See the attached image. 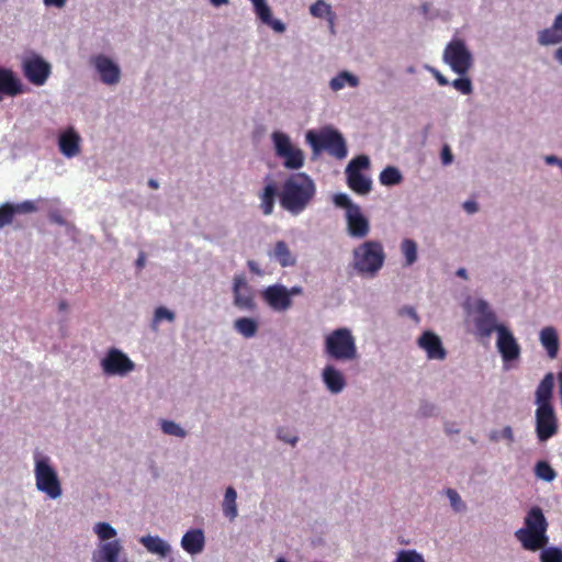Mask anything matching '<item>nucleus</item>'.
Returning <instances> with one entry per match:
<instances>
[{"label":"nucleus","mask_w":562,"mask_h":562,"mask_svg":"<svg viewBox=\"0 0 562 562\" xmlns=\"http://www.w3.org/2000/svg\"><path fill=\"white\" fill-rule=\"evenodd\" d=\"M548 521L540 507H531L525 517V527L515 532V537L522 548L536 552L542 550L541 562H562V550L555 547L544 549L549 543L547 536Z\"/></svg>","instance_id":"f257e3e1"},{"label":"nucleus","mask_w":562,"mask_h":562,"mask_svg":"<svg viewBox=\"0 0 562 562\" xmlns=\"http://www.w3.org/2000/svg\"><path fill=\"white\" fill-rule=\"evenodd\" d=\"M316 193L314 181L304 172L291 175L282 184L279 194L281 206L291 214L303 212Z\"/></svg>","instance_id":"f03ea898"},{"label":"nucleus","mask_w":562,"mask_h":562,"mask_svg":"<svg viewBox=\"0 0 562 562\" xmlns=\"http://www.w3.org/2000/svg\"><path fill=\"white\" fill-rule=\"evenodd\" d=\"M306 142L311 145L314 154L326 150L330 156L344 159L348 153L342 135L333 128H323L318 133L308 131Z\"/></svg>","instance_id":"7ed1b4c3"},{"label":"nucleus","mask_w":562,"mask_h":562,"mask_svg":"<svg viewBox=\"0 0 562 562\" xmlns=\"http://www.w3.org/2000/svg\"><path fill=\"white\" fill-rule=\"evenodd\" d=\"M325 353L338 361L355 359L357 357V347L351 331L342 327L327 335L325 338Z\"/></svg>","instance_id":"20e7f679"},{"label":"nucleus","mask_w":562,"mask_h":562,"mask_svg":"<svg viewBox=\"0 0 562 562\" xmlns=\"http://www.w3.org/2000/svg\"><path fill=\"white\" fill-rule=\"evenodd\" d=\"M355 268L361 273L375 274L383 266L385 254L380 241L368 240L353 252Z\"/></svg>","instance_id":"39448f33"},{"label":"nucleus","mask_w":562,"mask_h":562,"mask_svg":"<svg viewBox=\"0 0 562 562\" xmlns=\"http://www.w3.org/2000/svg\"><path fill=\"white\" fill-rule=\"evenodd\" d=\"M35 484L40 492L45 493L49 498L56 499L61 493V484L57 472L49 464L48 458H36L35 460Z\"/></svg>","instance_id":"423d86ee"},{"label":"nucleus","mask_w":562,"mask_h":562,"mask_svg":"<svg viewBox=\"0 0 562 562\" xmlns=\"http://www.w3.org/2000/svg\"><path fill=\"white\" fill-rule=\"evenodd\" d=\"M443 60L458 75L464 76L473 65V58L462 40L454 38L443 52Z\"/></svg>","instance_id":"0eeeda50"},{"label":"nucleus","mask_w":562,"mask_h":562,"mask_svg":"<svg viewBox=\"0 0 562 562\" xmlns=\"http://www.w3.org/2000/svg\"><path fill=\"white\" fill-rule=\"evenodd\" d=\"M369 166V158L361 155L353 158L346 168L348 187L357 194L364 195L371 191L372 181L361 173V169H367Z\"/></svg>","instance_id":"6e6552de"},{"label":"nucleus","mask_w":562,"mask_h":562,"mask_svg":"<svg viewBox=\"0 0 562 562\" xmlns=\"http://www.w3.org/2000/svg\"><path fill=\"white\" fill-rule=\"evenodd\" d=\"M21 66L27 81L37 87L45 85L52 74L50 64L35 53L24 56Z\"/></svg>","instance_id":"1a4fd4ad"},{"label":"nucleus","mask_w":562,"mask_h":562,"mask_svg":"<svg viewBox=\"0 0 562 562\" xmlns=\"http://www.w3.org/2000/svg\"><path fill=\"white\" fill-rule=\"evenodd\" d=\"M272 140L276 148L277 156L284 159V167L286 169H300L304 165L303 151L294 147L290 140V137L281 132H274L272 134Z\"/></svg>","instance_id":"9d476101"},{"label":"nucleus","mask_w":562,"mask_h":562,"mask_svg":"<svg viewBox=\"0 0 562 562\" xmlns=\"http://www.w3.org/2000/svg\"><path fill=\"white\" fill-rule=\"evenodd\" d=\"M100 366L106 375L124 376L135 369V363L117 348H110L101 359Z\"/></svg>","instance_id":"9b49d317"},{"label":"nucleus","mask_w":562,"mask_h":562,"mask_svg":"<svg viewBox=\"0 0 562 562\" xmlns=\"http://www.w3.org/2000/svg\"><path fill=\"white\" fill-rule=\"evenodd\" d=\"M475 312L474 325L476 334L481 338H488L494 331L498 334L501 325L497 324V316L486 301L479 300L475 304Z\"/></svg>","instance_id":"f8f14e48"},{"label":"nucleus","mask_w":562,"mask_h":562,"mask_svg":"<svg viewBox=\"0 0 562 562\" xmlns=\"http://www.w3.org/2000/svg\"><path fill=\"white\" fill-rule=\"evenodd\" d=\"M559 429L558 418L553 406L537 407L536 409V432L540 441L553 437Z\"/></svg>","instance_id":"ddd939ff"},{"label":"nucleus","mask_w":562,"mask_h":562,"mask_svg":"<svg viewBox=\"0 0 562 562\" xmlns=\"http://www.w3.org/2000/svg\"><path fill=\"white\" fill-rule=\"evenodd\" d=\"M496 347L505 362L516 360L520 356L519 344L513 333L504 325L498 328Z\"/></svg>","instance_id":"4468645a"},{"label":"nucleus","mask_w":562,"mask_h":562,"mask_svg":"<svg viewBox=\"0 0 562 562\" xmlns=\"http://www.w3.org/2000/svg\"><path fill=\"white\" fill-rule=\"evenodd\" d=\"M261 296L263 301L274 311H286L292 306V299L289 297L288 289L282 284L267 286Z\"/></svg>","instance_id":"2eb2a0df"},{"label":"nucleus","mask_w":562,"mask_h":562,"mask_svg":"<svg viewBox=\"0 0 562 562\" xmlns=\"http://www.w3.org/2000/svg\"><path fill=\"white\" fill-rule=\"evenodd\" d=\"M234 304L240 310L255 308L254 295L244 276H235L233 284Z\"/></svg>","instance_id":"dca6fc26"},{"label":"nucleus","mask_w":562,"mask_h":562,"mask_svg":"<svg viewBox=\"0 0 562 562\" xmlns=\"http://www.w3.org/2000/svg\"><path fill=\"white\" fill-rule=\"evenodd\" d=\"M417 344L426 351L429 359L443 360L447 357L441 339L430 330L424 331L418 338Z\"/></svg>","instance_id":"f3484780"},{"label":"nucleus","mask_w":562,"mask_h":562,"mask_svg":"<svg viewBox=\"0 0 562 562\" xmlns=\"http://www.w3.org/2000/svg\"><path fill=\"white\" fill-rule=\"evenodd\" d=\"M92 64L100 74L102 82L115 85L120 81V68L109 57L97 55L92 58Z\"/></svg>","instance_id":"a211bd4d"},{"label":"nucleus","mask_w":562,"mask_h":562,"mask_svg":"<svg viewBox=\"0 0 562 562\" xmlns=\"http://www.w3.org/2000/svg\"><path fill=\"white\" fill-rule=\"evenodd\" d=\"M348 233L352 237L363 238L368 235L370 226L368 220L362 215L359 206L346 212Z\"/></svg>","instance_id":"6ab92c4d"},{"label":"nucleus","mask_w":562,"mask_h":562,"mask_svg":"<svg viewBox=\"0 0 562 562\" xmlns=\"http://www.w3.org/2000/svg\"><path fill=\"white\" fill-rule=\"evenodd\" d=\"M23 93L21 80L14 72L5 67H0V101L7 97H15Z\"/></svg>","instance_id":"aec40b11"},{"label":"nucleus","mask_w":562,"mask_h":562,"mask_svg":"<svg viewBox=\"0 0 562 562\" xmlns=\"http://www.w3.org/2000/svg\"><path fill=\"white\" fill-rule=\"evenodd\" d=\"M123 547L120 540L101 542L92 552V562H119Z\"/></svg>","instance_id":"412c9836"},{"label":"nucleus","mask_w":562,"mask_h":562,"mask_svg":"<svg viewBox=\"0 0 562 562\" xmlns=\"http://www.w3.org/2000/svg\"><path fill=\"white\" fill-rule=\"evenodd\" d=\"M205 546V537L202 529H190L181 539L182 549L191 555L201 553Z\"/></svg>","instance_id":"4be33fe9"},{"label":"nucleus","mask_w":562,"mask_h":562,"mask_svg":"<svg viewBox=\"0 0 562 562\" xmlns=\"http://www.w3.org/2000/svg\"><path fill=\"white\" fill-rule=\"evenodd\" d=\"M59 150L68 158L75 157L80 151V136L74 128L61 133L58 139Z\"/></svg>","instance_id":"5701e85b"},{"label":"nucleus","mask_w":562,"mask_h":562,"mask_svg":"<svg viewBox=\"0 0 562 562\" xmlns=\"http://www.w3.org/2000/svg\"><path fill=\"white\" fill-rule=\"evenodd\" d=\"M538 42L543 46L554 45L562 42V13L555 16L551 27L539 32Z\"/></svg>","instance_id":"b1692460"},{"label":"nucleus","mask_w":562,"mask_h":562,"mask_svg":"<svg viewBox=\"0 0 562 562\" xmlns=\"http://www.w3.org/2000/svg\"><path fill=\"white\" fill-rule=\"evenodd\" d=\"M554 387V378L551 372L547 373L536 390V404L537 407L552 406V392Z\"/></svg>","instance_id":"393cba45"},{"label":"nucleus","mask_w":562,"mask_h":562,"mask_svg":"<svg viewBox=\"0 0 562 562\" xmlns=\"http://www.w3.org/2000/svg\"><path fill=\"white\" fill-rule=\"evenodd\" d=\"M542 347L546 349L550 359H555L559 352V335L554 327H543L539 336Z\"/></svg>","instance_id":"a878e982"},{"label":"nucleus","mask_w":562,"mask_h":562,"mask_svg":"<svg viewBox=\"0 0 562 562\" xmlns=\"http://www.w3.org/2000/svg\"><path fill=\"white\" fill-rule=\"evenodd\" d=\"M322 375L326 387L331 393L337 394L344 390L346 385L345 378L334 366H326Z\"/></svg>","instance_id":"bb28decb"},{"label":"nucleus","mask_w":562,"mask_h":562,"mask_svg":"<svg viewBox=\"0 0 562 562\" xmlns=\"http://www.w3.org/2000/svg\"><path fill=\"white\" fill-rule=\"evenodd\" d=\"M139 542L148 552L158 554L161 558L167 557L171 550L170 546L158 536H144L139 539Z\"/></svg>","instance_id":"cd10ccee"},{"label":"nucleus","mask_w":562,"mask_h":562,"mask_svg":"<svg viewBox=\"0 0 562 562\" xmlns=\"http://www.w3.org/2000/svg\"><path fill=\"white\" fill-rule=\"evenodd\" d=\"M277 195V187L274 183L267 184L259 194L260 209L265 215H270L274 209V199Z\"/></svg>","instance_id":"c85d7f7f"},{"label":"nucleus","mask_w":562,"mask_h":562,"mask_svg":"<svg viewBox=\"0 0 562 562\" xmlns=\"http://www.w3.org/2000/svg\"><path fill=\"white\" fill-rule=\"evenodd\" d=\"M273 257L278 260V262L282 267H291L294 266L296 260L289 249L288 245L283 240H279L274 245Z\"/></svg>","instance_id":"c756f323"},{"label":"nucleus","mask_w":562,"mask_h":562,"mask_svg":"<svg viewBox=\"0 0 562 562\" xmlns=\"http://www.w3.org/2000/svg\"><path fill=\"white\" fill-rule=\"evenodd\" d=\"M236 498L237 493L235 488L232 486L227 487L223 502V513L229 520H234L237 517Z\"/></svg>","instance_id":"7c9ffc66"},{"label":"nucleus","mask_w":562,"mask_h":562,"mask_svg":"<svg viewBox=\"0 0 562 562\" xmlns=\"http://www.w3.org/2000/svg\"><path fill=\"white\" fill-rule=\"evenodd\" d=\"M346 85L350 87H357L359 85L358 77L348 71H341L329 82V87L333 91L341 90Z\"/></svg>","instance_id":"2f4dec72"},{"label":"nucleus","mask_w":562,"mask_h":562,"mask_svg":"<svg viewBox=\"0 0 562 562\" xmlns=\"http://www.w3.org/2000/svg\"><path fill=\"white\" fill-rule=\"evenodd\" d=\"M235 329L246 338H251L258 330V323L254 318L240 317L234 323Z\"/></svg>","instance_id":"473e14b6"},{"label":"nucleus","mask_w":562,"mask_h":562,"mask_svg":"<svg viewBox=\"0 0 562 562\" xmlns=\"http://www.w3.org/2000/svg\"><path fill=\"white\" fill-rule=\"evenodd\" d=\"M401 252L405 258L404 267H409L417 261V244L411 238H405L401 243Z\"/></svg>","instance_id":"72a5a7b5"},{"label":"nucleus","mask_w":562,"mask_h":562,"mask_svg":"<svg viewBox=\"0 0 562 562\" xmlns=\"http://www.w3.org/2000/svg\"><path fill=\"white\" fill-rule=\"evenodd\" d=\"M402 181V175L395 167H386L380 173V182L384 186H394Z\"/></svg>","instance_id":"f704fd0d"},{"label":"nucleus","mask_w":562,"mask_h":562,"mask_svg":"<svg viewBox=\"0 0 562 562\" xmlns=\"http://www.w3.org/2000/svg\"><path fill=\"white\" fill-rule=\"evenodd\" d=\"M535 474L537 477L551 482L555 479L557 473L547 461H539L535 467Z\"/></svg>","instance_id":"c9c22d12"},{"label":"nucleus","mask_w":562,"mask_h":562,"mask_svg":"<svg viewBox=\"0 0 562 562\" xmlns=\"http://www.w3.org/2000/svg\"><path fill=\"white\" fill-rule=\"evenodd\" d=\"M93 529L102 542L114 540L116 536V530L108 522H98Z\"/></svg>","instance_id":"e433bc0d"},{"label":"nucleus","mask_w":562,"mask_h":562,"mask_svg":"<svg viewBox=\"0 0 562 562\" xmlns=\"http://www.w3.org/2000/svg\"><path fill=\"white\" fill-rule=\"evenodd\" d=\"M161 430L169 436H175L179 438H184L187 432L186 430L178 424L172 420H161Z\"/></svg>","instance_id":"4c0bfd02"},{"label":"nucleus","mask_w":562,"mask_h":562,"mask_svg":"<svg viewBox=\"0 0 562 562\" xmlns=\"http://www.w3.org/2000/svg\"><path fill=\"white\" fill-rule=\"evenodd\" d=\"M393 562H426L416 550H401Z\"/></svg>","instance_id":"58836bf2"},{"label":"nucleus","mask_w":562,"mask_h":562,"mask_svg":"<svg viewBox=\"0 0 562 562\" xmlns=\"http://www.w3.org/2000/svg\"><path fill=\"white\" fill-rule=\"evenodd\" d=\"M255 11L257 16L263 22V23H270L271 22V10L269 5L267 4L266 0H257L254 2Z\"/></svg>","instance_id":"ea45409f"},{"label":"nucleus","mask_w":562,"mask_h":562,"mask_svg":"<svg viewBox=\"0 0 562 562\" xmlns=\"http://www.w3.org/2000/svg\"><path fill=\"white\" fill-rule=\"evenodd\" d=\"M14 215L13 204L4 203L0 205V228L10 225L13 222Z\"/></svg>","instance_id":"a19ab883"},{"label":"nucleus","mask_w":562,"mask_h":562,"mask_svg":"<svg viewBox=\"0 0 562 562\" xmlns=\"http://www.w3.org/2000/svg\"><path fill=\"white\" fill-rule=\"evenodd\" d=\"M454 89L460 91L462 94H471L473 91L472 82L467 77H460L452 81L451 83Z\"/></svg>","instance_id":"79ce46f5"},{"label":"nucleus","mask_w":562,"mask_h":562,"mask_svg":"<svg viewBox=\"0 0 562 562\" xmlns=\"http://www.w3.org/2000/svg\"><path fill=\"white\" fill-rule=\"evenodd\" d=\"M330 5L325 3L323 0H318L317 2L311 5V13L314 16L323 18L327 14H330Z\"/></svg>","instance_id":"37998d69"},{"label":"nucleus","mask_w":562,"mask_h":562,"mask_svg":"<svg viewBox=\"0 0 562 562\" xmlns=\"http://www.w3.org/2000/svg\"><path fill=\"white\" fill-rule=\"evenodd\" d=\"M162 319H167L168 322H173L175 321V314L167 310L166 307L164 306H159L155 310V315H154V325L160 323Z\"/></svg>","instance_id":"c03bdc74"},{"label":"nucleus","mask_w":562,"mask_h":562,"mask_svg":"<svg viewBox=\"0 0 562 562\" xmlns=\"http://www.w3.org/2000/svg\"><path fill=\"white\" fill-rule=\"evenodd\" d=\"M334 203L336 204V206L346 209L347 211H350L352 207L358 206L357 204H353L349 196L345 193L335 194Z\"/></svg>","instance_id":"a18cd8bd"},{"label":"nucleus","mask_w":562,"mask_h":562,"mask_svg":"<svg viewBox=\"0 0 562 562\" xmlns=\"http://www.w3.org/2000/svg\"><path fill=\"white\" fill-rule=\"evenodd\" d=\"M13 209L15 214H26V213H33L36 211V205L33 201H23L18 204H13Z\"/></svg>","instance_id":"49530a36"},{"label":"nucleus","mask_w":562,"mask_h":562,"mask_svg":"<svg viewBox=\"0 0 562 562\" xmlns=\"http://www.w3.org/2000/svg\"><path fill=\"white\" fill-rule=\"evenodd\" d=\"M447 496L449 497L451 506L453 507V509L456 512H460V510L464 509L465 506H464L463 502L461 501L459 494L454 490L448 488Z\"/></svg>","instance_id":"de8ad7c7"},{"label":"nucleus","mask_w":562,"mask_h":562,"mask_svg":"<svg viewBox=\"0 0 562 562\" xmlns=\"http://www.w3.org/2000/svg\"><path fill=\"white\" fill-rule=\"evenodd\" d=\"M453 156L448 145H445L441 150V161L443 165L452 162Z\"/></svg>","instance_id":"09e8293b"},{"label":"nucleus","mask_w":562,"mask_h":562,"mask_svg":"<svg viewBox=\"0 0 562 562\" xmlns=\"http://www.w3.org/2000/svg\"><path fill=\"white\" fill-rule=\"evenodd\" d=\"M430 72L440 86H448L449 80L437 69L430 68Z\"/></svg>","instance_id":"8fccbe9b"},{"label":"nucleus","mask_w":562,"mask_h":562,"mask_svg":"<svg viewBox=\"0 0 562 562\" xmlns=\"http://www.w3.org/2000/svg\"><path fill=\"white\" fill-rule=\"evenodd\" d=\"M401 315H407L409 316L411 318H413L416 323L419 322V317L415 311L414 307L412 306H404L401 311H400Z\"/></svg>","instance_id":"3c124183"},{"label":"nucleus","mask_w":562,"mask_h":562,"mask_svg":"<svg viewBox=\"0 0 562 562\" xmlns=\"http://www.w3.org/2000/svg\"><path fill=\"white\" fill-rule=\"evenodd\" d=\"M463 209L469 213V214H473L477 211V203L475 201H465L463 203Z\"/></svg>","instance_id":"603ef678"},{"label":"nucleus","mask_w":562,"mask_h":562,"mask_svg":"<svg viewBox=\"0 0 562 562\" xmlns=\"http://www.w3.org/2000/svg\"><path fill=\"white\" fill-rule=\"evenodd\" d=\"M46 7L64 8L67 0H43Z\"/></svg>","instance_id":"864d4df0"},{"label":"nucleus","mask_w":562,"mask_h":562,"mask_svg":"<svg viewBox=\"0 0 562 562\" xmlns=\"http://www.w3.org/2000/svg\"><path fill=\"white\" fill-rule=\"evenodd\" d=\"M502 436H503V438H505L509 442L514 441V432H513V429H512L510 426H506V427L503 428Z\"/></svg>","instance_id":"5fc2aeb1"},{"label":"nucleus","mask_w":562,"mask_h":562,"mask_svg":"<svg viewBox=\"0 0 562 562\" xmlns=\"http://www.w3.org/2000/svg\"><path fill=\"white\" fill-rule=\"evenodd\" d=\"M266 24L270 25L277 32H283L285 30L284 24L279 20L271 19V22Z\"/></svg>","instance_id":"6e6d98bb"},{"label":"nucleus","mask_w":562,"mask_h":562,"mask_svg":"<svg viewBox=\"0 0 562 562\" xmlns=\"http://www.w3.org/2000/svg\"><path fill=\"white\" fill-rule=\"evenodd\" d=\"M289 297H292L293 295H300L303 293V289L299 285L292 286L291 289H288Z\"/></svg>","instance_id":"4d7b16f0"},{"label":"nucleus","mask_w":562,"mask_h":562,"mask_svg":"<svg viewBox=\"0 0 562 562\" xmlns=\"http://www.w3.org/2000/svg\"><path fill=\"white\" fill-rule=\"evenodd\" d=\"M546 161L549 164V165H553V164H559L561 167H562V159H559L558 157L555 156H548L546 158Z\"/></svg>","instance_id":"13d9d810"},{"label":"nucleus","mask_w":562,"mask_h":562,"mask_svg":"<svg viewBox=\"0 0 562 562\" xmlns=\"http://www.w3.org/2000/svg\"><path fill=\"white\" fill-rule=\"evenodd\" d=\"M278 437H279L281 440H283V441H285V442H289V443H291V445H295V442L297 441V438H296V437L285 438V437L282 435L281 430L279 431Z\"/></svg>","instance_id":"bf43d9fd"},{"label":"nucleus","mask_w":562,"mask_h":562,"mask_svg":"<svg viewBox=\"0 0 562 562\" xmlns=\"http://www.w3.org/2000/svg\"><path fill=\"white\" fill-rule=\"evenodd\" d=\"M136 266H137L138 269L144 268V266H145V255L143 252L139 254V256H138V258L136 260Z\"/></svg>","instance_id":"052dcab7"},{"label":"nucleus","mask_w":562,"mask_h":562,"mask_svg":"<svg viewBox=\"0 0 562 562\" xmlns=\"http://www.w3.org/2000/svg\"><path fill=\"white\" fill-rule=\"evenodd\" d=\"M554 58L562 64V47L558 48L554 53Z\"/></svg>","instance_id":"680f3d73"},{"label":"nucleus","mask_w":562,"mask_h":562,"mask_svg":"<svg viewBox=\"0 0 562 562\" xmlns=\"http://www.w3.org/2000/svg\"><path fill=\"white\" fill-rule=\"evenodd\" d=\"M457 276L460 277V278L467 279L468 278L467 270L464 268L458 269Z\"/></svg>","instance_id":"e2e57ef3"},{"label":"nucleus","mask_w":562,"mask_h":562,"mask_svg":"<svg viewBox=\"0 0 562 562\" xmlns=\"http://www.w3.org/2000/svg\"><path fill=\"white\" fill-rule=\"evenodd\" d=\"M210 1L215 7H220V5L226 4L228 2V0H210Z\"/></svg>","instance_id":"0e129e2a"},{"label":"nucleus","mask_w":562,"mask_h":562,"mask_svg":"<svg viewBox=\"0 0 562 562\" xmlns=\"http://www.w3.org/2000/svg\"><path fill=\"white\" fill-rule=\"evenodd\" d=\"M148 186L151 188V189H158V182L154 179H150L148 181Z\"/></svg>","instance_id":"69168bd1"},{"label":"nucleus","mask_w":562,"mask_h":562,"mask_svg":"<svg viewBox=\"0 0 562 562\" xmlns=\"http://www.w3.org/2000/svg\"><path fill=\"white\" fill-rule=\"evenodd\" d=\"M58 307L60 311H65V310H67L68 305H67L66 301H60Z\"/></svg>","instance_id":"338daca9"},{"label":"nucleus","mask_w":562,"mask_h":562,"mask_svg":"<svg viewBox=\"0 0 562 562\" xmlns=\"http://www.w3.org/2000/svg\"><path fill=\"white\" fill-rule=\"evenodd\" d=\"M248 266H249V268H250V270H251V271H257V270L255 269V263H254L252 261H249V262H248Z\"/></svg>","instance_id":"774afa93"}]
</instances>
